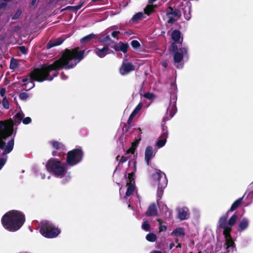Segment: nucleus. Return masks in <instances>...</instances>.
<instances>
[{
	"label": "nucleus",
	"instance_id": "f257e3e1",
	"mask_svg": "<svg viewBox=\"0 0 253 253\" xmlns=\"http://www.w3.org/2000/svg\"><path fill=\"white\" fill-rule=\"evenodd\" d=\"M84 50H79V48L73 49H66L62 57L55 61L53 64L36 69L32 71L29 77H26L22 80L25 90H29L35 86L34 81L39 82L44 80L51 81L57 76L56 70L62 67L66 69L72 68L77 65L83 58Z\"/></svg>",
	"mask_w": 253,
	"mask_h": 253
},
{
	"label": "nucleus",
	"instance_id": "052dcab7",
	"mask_svg": "<svg viewBox=\"0 0 253 253\" xmlns=\"http://www.w3.org/2000/svg\"><path fill=\"white\" fill-rule=\"evenodd\" d=\"M181 244L178 243V245L176 246V248H181Z\"/></svg>",
	"mask_w": 253,
	"mask_h": 253
},
{
	"label": "nucleus",
	"instance_id": "7ed1b4c3",
	"mask_svg": "<svg viewBox=\"0 0 253 253\" xmlns=\"http://www.w3.org/2000/svg\"><path fill=\"white\" fill-rule=\"evenodd\" d=\"M25 220V216L22 212L18 211H11L3 215L1 223L6 230L15 232L22 226Z\"/></svg>",
	"mask_w": 253,
	"mask_h": 253
},
{
	"label": "nucleus",
	"instance_id": "8fccbe9b",
	"mask_svg": "<svg viewBox=\"0 0 253 253\" xmlns=\"http://www.w3.org/2000/svg\"><path fill=\"white\" fill-rule=\"evenodd\" d=\"M20 50L21 51L24 53V54H26V48L24 46H21L20 47Z\"/></svg>",
	"mask_w": 253,
	"mask_h": 253
},
{
	"label": "nucleus",
	"instance_id": "c03bdc74",
	"mask_svg": "<svg viewBox=\"0 0 253 253\" xmlns=\"http://www.w3.org/2000/svg\"><path fill=\"white\" fill-rule=\"evenodd\" d=\"M21 14V10H18L16 13H15V14L14 15V16H13L12 17V19H16L17 18H19V17L20 16Z\"/></svg>",
	"mask_w": 253,
	"mask_h": 253
},
{
	"label": "nucleus",
	"instance_id": "69168bd1",
	"mask_svg": "<svg viewBox=\"0 0 253 253\" xmlns=\"http://www.w3.org/2000/svg\"><path fill=\"white\" fill-rule=\"evenodd\" d=\"M165 1H167V0H165Z\"/></svg>",
	"mask_w": 253,
	"mask_h": 253
},
{
	"label": "nucleus",
	"instance_id": "423d86ee",
	"mask_svg": "<svg viewBox=\"0 0 253 253\" xmlns=\"http://www.w3.org/2000/svg\"><path fill=\"white\" fill-rule=\"evenodd\" d=\"M60 229L49 221H44L41 223L40 233L46 238H55L60 234Z\"/></svg>",
	"mask_w": 253,
	"mask_h": 253
},
{
	"label": "nucleus",
	"instance_id": "a19ab883",
	"mask_svg": "<svg viewBox=\"0 0 253 253\" xmlns=\"http://www.w3.org/2000/svg\"><path fill=\"white\" fill-rule=\"evenodd\" d=\"M143 96L145 98L150 100L153 99L154 98V95L152 93L147 92L144 94Z\"/></svg>",
	"mask_w": 253,
	"mask_h": 253
},
{
	"label": "nucleus",
	"instance_id": "3c124183",
	"mask_svg": "<svg viewBox=\"0 0 253 253\" xmlns=\"http://www.w3.org/2000/svg\"><path fill=\"white\" fill-rule=\"evenodd\" d=\"M6 6L5 2H2L0 3V9L5 7Z\"/></svg>",
	"mask_w": 253,
	"mask_h": 253
},
{
	"label": "nucleus",
	"instance_id": "0e129e2a",
	"mask_svg": "<svg viewBox=\"0 0 253 253\" xmlns=\"http://www.w3.org/2000/svg\"><path fill=\"white\" fill-rule=\"evenodd\" d=\"M175 242H178V239H175Z\"/></svg>",
	"mask_w": 253,
	"mask_h": 253
},
{
	"label": "nucleus",
	"instance_id": "ddd939ff",
	"mask_svg": "<svg viewBox=\"0 0 253 253\" xmlns=\"http://www.w3.org/2000/svg\"><path fill=\"white\" fill-rule=\"evenodd\" d=\"M134 70V66L129 62H123L120 69L121 75H126Z\"/></svg>",
	"mask_w": 253,
	"mask_h": 253
},
{
	"label": "nucleus",
	"instance_id": "5fc2aeb1",
	"mask_svg": "<svg viewBox=\"0 0 253 253\" xmlns=\"http://www.w3.org/2000/svg\"><path fill=\"white\" fill-rule=\"evenodd\" d=\"M40 175L42 179H44L45 178V175L44 173H42V172L40 173Z\"/></svg>",
	"mask_w": 253,
	"mask_h": 253
},
{
	"label": "nucleus",
	"instance_id": "dca6fc26",
	"mask_svg": "<svg viewBox=\"0 0 253 253\" xmlns=\"http://www.w3.org/2000/svg\"><path fill=\"white\" fill-rule=\"evenodd\" d=\"M155 155L153 147L151 146H148L145 151V161L147 166L149 165L150 160L155 156Z\"/></svg>",
	"mask_w": 253,
	"mask_h": 253
},
{
	"label": "nucleus",
	"instance_id": "4c0bfd02",
	"mask_svg": "<svg viewBox=\"0 0 253 253\" xmlns=\"http://www.w3.org/2000/svg\"><path fill=\"white\" fill-rule=\"evenodd\" d=\"M131 44L132 46V47L134 48V49H137L138 48L139 46H140V43L139 42L136 41V40H133L132 42H131Z\"/></svg>",
	"mask_w": 253,
	"mask_h": 253
},
{
	"label": "nucleus",
	"instance_id": "9b49d317",
	"mask_svg": "<svg viewBox=\"0 0 253 253\" xmlns=\"http://www.w3.org/2000/svg\"><path fill=\"white\" fill-rule=\"evenodd\" d=\"M161 14L163 15L164 19V15L166 14V15L167 16L168 18L167 22L171 24L174 22V21H175L174 18L177 15V12L175 11L171 7H169V8H168L166 12L163 11Z\"/></svg>",
	"mask_w": 253,
	"mask_h": 253
},
{
	"label": "nucleus",
	"instance_id": "2eb2a0df",
	"mask_svg": "<svg viewBox=\"0 0 253 253\" xmlns=\"http://www.w3.org/2000/svg\"><path fill=\"white\" fill-rule=\"evenodd\" d=\"M108 50L109 48L108 45H105L103 47H100L99 45H97L94 49L95 53L100 58H103L108 54Z\"/></svg>",
	"mask_w": 253,
	"mask_h": 253
},
{
	"label": "nucleus",
	"instance_id": "5701e85b",
	"mask_svg": "<svg viewBox=\"0 0 253 253\" xmlns=\"http://www.w3.org/2000/svg\"><path fill=\"white\" fill-rule=\"evenodd\" d=\"M50 144L54 148L59 151H62L65 149V146L62 143L57 141H51L50 142Z\"/></svg>",
	"mask_w": 253,
	"mask_h": 253
},
{
	"label": "nucleus",
	"instance_id": "79ce46f5",
	"mask_svg": "<svg viewBox=\"0 0 253 253\" xmlns=\"http://www.w3.org/2000/svg\"><path fill=\"white\" fill-rule=\"evenodd\" d=\"M32 121L31 118L27 117L24 119H23L22 122L25 125H27L30 124Z\"/></svg>",
	"mask_w": 253,
	"mask_h": 253
},
{
	"label": "nucleus",
	"instance_id": "e2e57ef3",
	"mask_svg": "<svg viewBox=\"0 0 253 253\" xmlns=\"http://www.w3.org/2000/svg\"><path fill=\"white\" fill-rule=\"evenodd\" d=\"M36 0H32V4L33 5L36 2Z\"/></svg>",
	"mask_w": 253,
	"mask_h": 253
},
{
	"label": "nucleus",
	"instance_id": "bf43d9fd",
	"mask_svg": "<svg viewBox=\"0 0 253 253\" xmlns=\"http://www.w3.org/2000/svg\"><path fill=\"white\" fill-rule=\"evenodd\" d=\"M150 253H162L160 251H153V252H151Z\"/></svg>",
	"mask_w": 253,
	"mask_h": 253
},
{
	"label": "nucleus",
	"instance_id": "c9c22d12",
	"mask_svg": "<svg viewBox=\"0 0 253 253\" xmlns=\"http://www.w3.org/2000/svg\"><path fill=\"white\" fill-rule=\"evenodd\" d=\"M142 228L146 231H149L150 230V225L147 221H145L143 222Z\"/></svg>",
	"mask_w": 253,
	"mask_h": 253
},
{
	"label": "nucleus",
	"instance_id": "4be33fe9",
	"mask_svg": "<svg viewBox=\"0 0 253 253\" xmlns=\"http://www.w3.org/2000/svg\"><path fill=\"white\" fill-rule=\"evenodd\" d=\"M185 235L184 230L183 228L178 227L173 230L170 233L172 236L183 237Z\"/></svg>",
	"mask_w": 253,
	"mask_h": 253
},
{
	"label": "nucleus",
	"instance_id": "a878e982",
	"mask_svg": "<svg viewBox=\"0 0 253 253\" xmlns=\"http://www.w3.org/2000/svg\"><path fill=\"white\" fill-rule=\"evenodd\" d=\"M171 38L175 42H180V33L178 30H174L171 34Z\"/></svg>",
	"mask_w": 253,
	"mask_h": 253
},
{
	"label": "nucleus",
	"instance_id": "ea45409f",
	"mask_svg": "<svg viewBox=\"0 0 253 253\" xmlns=\"http://www.w3.org/2000/svg\"><path fill=\"white\" fill-rule=\"evenodd\" d=\"M165 187H158L157 196L159 198H161L163 194V190Z\"/></svg>",
	"mask_w": 253,
	"mask_h": 253
},
{
	"label": "nucleus",
	"instance_id": "6e6d98bb",
	"mask_svg": "<svg viewBox=\"0 0 253 253\" xmlns=\"http://www.w3.org/2000/svg\"><path fill=\"white\" fill-rule=\"evenodd\" d=\"M157 0H148V3L149 4H152L153 2H154L155 1H156Z\"/></svg>",
	"mask_w": 253,
	"mask_h": 253
},
{
	"label": "nucleus",
	"instance_id": "412c9836",
	"mask_svg": "<svg viewBox=\"0 0 253 253\" xmlns=\"http://www.w3.org/2000/svg\"><path fill=\"white\" fill-rule=\"evenodd\" d=\"M142 107V103L140 102L132 111L128 120V123L130 124L131 122L134 117L140 111Z\"/></svg>",
	"mask_w": 253,
	"mask_h": 253
},
{
	"label": "nucleus",
	"instance_id": "4d7b16f0",
	"mask_svg": "<svg viewBox=\"0 0 253 253\" xmlns=\"http://www.w3.org/2000/svg\"><path fill=\"white\" fill-rule=\"evenodd\" d=\"M52 155L53 156H57V152L56 151H53L52 152Z\"/></svg>",
	"mask_w": 253,
	"mask_h": 253
},
{
	"label": "nucleus",
	"instance_id": "7c9ffc66",
	"mask_svg": "<svg viewBox=\"0 0 253 253\" xmlns=\"http://www.w3.org/2000/svg\"><path fill=\"white\" fill-rule=\"evenodd\" d=\"M128 45L126 44L120 42L117 45V47L118 49L123 52L124 53H126L127 51L128 48Z\"/></svg>",
	"mask_w": 253,
	"mask_h": 253
},
{
	"label": "nucleus",
	"instance_id": "39448f33",
	"mask_svg": "<svg viewBox=\"0 0 253 253\" xmlns=\"http://www.w3.org/2000/svg\"><path fill=\"white\" fill-rule=\"evenodd\" d=\"M46 168L49 172L59 178L62 184H66L71 178L70 172L67 170L66 165L57 159H49L46 164Z\"/></svg>",
	"mask_w": 253,
	"mask_h": 253
},
{
	"label": "nucleus",
	"instance_id": "f8f14e48",
	"mask_svg": "<svg viewBox=\"0 0 253 253\" xmlns=\"http://www.w3.org/2000/svg\"><path fill=\"white\" fill-rule=\"evenodd\" d=\"M140 140V138H139L138 140H136V142H134L132 143V147L130 148L126 152V154L125 156H123L121 157V160H120V162L122 163L126 162L128 159L130 158L129 155H134L135 147L139 143V141Z\"/></svg>",
	"mask_w": 253,
	"mask_h": 253
},
{
	"label": "nucleus",
	"instance_id": "49530a36",
	"mask_svg": "<svg viewBox=\"0 0 253 253\" xmlns=\"http://www.w3.org/2000/svg\"><path fill=\"white\" fill-rule=\"evenodd\" d=\"M5 92H6L5 88H2L0 89V94L1 97H5L4 95H5Z\"/></svg>",
	"mask_w": 253,
	"mask_h": 253
},
{
	"label": "nucleus",
	"instance_id": "1a4fd4ad",
	"mask_svg": "<svg viewBox=\"0 0 253 253\" xmlns=\"http://www.w3.org/2000/svg\"><path fill=\"white\" fill-rule=\"evenodd\" d=\"M187 48L186 47L180 48L179 50L174 52L173 54V60L175 66L181 69L183 67V56L187 54Z\"/></svg>",
	"mask_w": 253,
	"mask_h": 253
},
{
	"label": "nucleus",
	"instance_id": "473e14b6",
	"mask_svg": "<svg viewBox=\"0 0 253 253\" xmlns=\"http://www.w3.org/2000/svg\"><path fill=\"white\" fill-rule=\"evenodd\" d=\"M146 238L148 241L155 242L156 240L157 237L154 234L149 233L146 236Z\"/></svg>",
	"mask_w": 253,
	"mask_h": 253
},
{
	"label": "nucleus",
	"instance_id": "aec40b11",
	"mask_svg": "<svg viewBox=\"0 0 253 253\" xmlns=\"http://www.w3.org/2000/svg\"><path fill=\"white\" fill-rule=\"evenodd\" d=\"M176 111L177 109L176 107V103L174 101L173 102L170 103L167 110V115H169V117H166V118H165V119L169 120L170 118H171L175 114Z\"/></svg>",
	"mask_w": 253,
	"mask_h": 253
},
{
	"label": "nucleus",
	"instance_id": "6ab92c4d",
	"mask_svg": "<svg viewBox=\"0 0 253 253\" xmlns=\"http://www.w3.org/2000/svg\"><path fill=\"white\" fill-rule=\"evenodd\" d=\"M191 6L192 4L191 2L186 1L185 6L183 9L184 17L187 20H189L191 18Z\"/></svg>",
	"mask_w": 253,
	"mask_h": 253
},
{
	"label": "nucleus",
	"instance_id": "6e6552de",
	"mask_svg": "<svg viewBox=\"0 0 253 253\" xmlns=\"http://www.w3.org/2000/svg\"><path fill=\"white\" fill-rule=\"evenodd\" d=\"M151 180L154 185L159 187H166L168 179L165 173L160 170H156L151 177Z\"/></svg>",
	"mask_w": 253,
	"mask_h": 253
},
{
	"label": "nucleus",
	"instance_id": "bb28decb",
	"mask_svg": "<svg viewBox=\"0 0 253 253\" xmlns=\"http://www.w3.org/2000/svg\"><path fill=\"white\" fill-rule=\"evenodd\" d=\"M242 199H243L242 198H239L238 200H237L236 201H235L233 203V204L232 205L230 210L228 211L227 212H230V211H233L235 210H236L241 204Z\"/></svg>",
	"mask_w": 253,
	"mask_h": 253
},
{
	"label": "nucleus",
	"instance_id": "a18cd8bd",
	"mask_svg": "<svg viewBox=\"0 0 253 253\" xmlns=\"http://www.w3.org/2000/svg\"><path fill=\"white\" fill-rule=\"evenodd\" d=\"M109 41H111V39H110V38L109 36H107L105 37H104V38H103L102 39H101L100 40V41L101 42H108Z\"/></svg>",
	"mask_w": 253,
	"mask_h": 253
},
{
	"label": "nucleus",
	"instance_id": "13d9d810",
	"mask_svg": "<svg viewBox=\"0 0 253 253\" xmlns=\"http://www.w3.org/2000/svg\"><path fill=\"white\" fill-rule=\"evenodd\" d=\"M162 65L165 68L167 67V63L166 62H163Z\"/></svg>",
	"mask_w": 253,
	"mask_h": 253
},
{
	"label": "nucleus",
	"instance_id": "58836bf2",
	"mask_svg": "<svg viewBox=\"0 0 253 253\" xmlns=\"http://www.w3.org/2000/svg\"><path fill=\"white\" fill-rule=\"evenodd\" d=\"M29 97V95L25 92H21L19 94V98L22 100H25Z\"/></svg>",
	"mask_w": 253,
	"mask_h": 253
},
{
	"label": "nucleus",
	"instance_id": "72a5a7b5",
	"mask_svg": "<svg viewBox=\"0 0 253 253\" xmlns=\"http://www.w3.org/2000/svg\"><path fill=\"white\" fill-rule=\"evenodd\" d=\"M143 13L142 12H138L135 14L132 17V20L133 21H135L137 20H139L143 18Z\"/></svg>",
	"mask_w": 253,
	"mask_h": 253
},
{
	"label": "nucleus",
	"instance_id": "f3484780",
	"mask_svg": "<svg viewBox=\"0 0 253 253\" xmlns=\"http://www.w3.org/2000/svg\"><path fill=\"white\" fill-rule=\"evenodd\" d=\"M164 132L161 134L160 139L156 142V145L159 148H162L164 146L167 142L168 135L167 130L165 131L164 126H163Z\"/></svg>",
	"mask_w": 253,
	"mask_h": 253
},
{
	"label": "nucleus",
	"instance_id": "9d476101",
	"mask_svg": "<svg viewBox=\"0 0 253 253\" xmlns=\"http://www.w3.org/2000/svg\"><path fill=\"white\" fill-rule=\"evenodd\" d=\"M128 178L129 181L127 182V188L126 193V197L132 195L135 191L134 181L133 175L132 173H128Z\"/></svg>",
	"mask_w": 253,
	"mask_h": 253
},
{
	"label": "nucleus",
	"instance_id": "c85d7f7f",
	"mask_svg": "<svg viewBox=\"0 0 253 253\" xmlns=\"http://www.w3.org/2000/svg\"><path fill=\"white\" fill-rule=\"evenodd\" d=\"M95 35H94V34H90L88 35H87L83 37L82 39H81L80 41L81 43H84L90 41L91 40L95 38Z\"/></svg>",
	"mask_w": 253,
	"mask_h": 253
},
{
	"label": "nucleus",
	"instance_id": "603ef678",
	"mask_svg": "<svg viewBox=\"0 0 253 253\" xmlns=\"http://www.w3.org/2000/svg\"><path fill=\"white\" fill-rule=\"evenodd\" d=\"M171 47L173 50H175L177 49V46L175 44V43H173L171 46Z\"/></svg>",
	"mask_w": 253,
	"mask_h": 253
},
{
	"label": "nucleus",
	"instance_id": "2f4dec72",
	"mask_svg": "<svg viewBox=\"0 0 253 253\" xmlns=\"http://www.w3.org/2000/svg\"><path fill=\"white\" fill-rule=\"evenodd\" d=\"M83 5V2H82V3L78 5L67 6L66 8V9H68V10H71L73 11H76L78 10L79 9H80L82 7Z\"/></svg>",
	"mask_w": 253,
	"mask_h": 253
},
{
	"label": "nucleus",
	"instance_id": "37998d69",
	"mask_svg": "<svg viewBox=\"0 0 253 253\" xmlns=\"http://www.w3.org/2000/svg\"><path fill=\"white\" fill-rule=\"evenodd\" d=\"M17 67V64L15 61L11 60L10 68L11 69H15Z\"/></svg>",
	"mask_w": 253,
	"mask_h": 253
},
{
	"label": "nucleus",
	"instance_id": "393cba45",
	"mask_svg": "<svg viewBox=\"0 0 253 253\" xmlns=\"http://www.w3.org/2000/svg\"><path fill=\"white\" fill-rule=\"evenodd\" d=\"M157 214V209L156 205L153 204H151L148 209L146 214L150 216H154Z\"/></svg>",
	"mask_w": 253,
	"mask_h": 253
},
{
	"label": "nucleus",
	"instance_id": "864d4df0",
	"mask_svg": "<svg viewBox=\"0 0 253 253\" xmlns=\"http://www.w3.org/2000/svg\"><path fill=\"white\" fill-rule=\"evenodd\" d=\"M174 246V244L173 243H171L170 244L169 246V249H171Z\"/></svg>",
	"mask_w": 253,
	"mask_h": 253
},
{
	"label": "nucleus",
	"instance_id": "b1692460",
	"mask_svg": "<svg viewBox=\"0 0 253 253\" xmlns=\"http://www.w3.org/2000/svg\"><path fill=\"white\" fill-rule=\"evenodd\" d=\"M24 115L22 112H19L14 116L13 118V121L15 125H19L22 121Z\"/></svg>",
	"mask_w": 253,
	"mask_h": 253
},
{
	"label": "nucleus",
	"instance_id": "de8ad7c7",
	"mask_svg": "<svg viewBox=\"0 0 253 253\" xmlns=\"http://www.w3.org/2000/svg\"><path fill=\"white\" fill-rule=\"evenodd\" d=\"M120 32L119 31H114L112 33V36L114 38H118V36Z\"/></svg>",
	"mask_w": 253,
	"mask_h": 253
},
{
	"label": "nucleus",
	"instance_id": "09e8293b",
	"mask_svg": "<svg viewBox=\"0 0 253 253\" xmlns=\"http://www.w3.org/2000/svg\"><path fill=\"white\" fill-rule=\"evenodd\" d=\"M5 37V34L1 31V29L0 28V40H2Z\"/></svg>",
	"mask_w": 253,
	"mask_h": 253
},
{
	"label": "nucleus",
	"instance_id": "c756f323",
	"mask_svg": "<svg viewBox=\"0 0 253 253\" xmlns=\"http://www.w3.org/2000/svg\"><path fill=\"white\" fill-rule=\"evenodd\" d=\"M63 41L62 40H57L56 41L50 42L47 44V47L50 48L55 46L60 45L62 43Z\"/></svg>",
	"mask_w": 253,
	"mask_h": 253
},
{
	"label": "nucleus",
	"instance_id": "f704fd0d",
	"mask_svg": "<svg viewBox=\"0 0 253 253\" xmlns=\"http://www.w3.org/2000/svg\"><path fill=\"white\" fill-rule=\"evenodd\" d=\"M157 221L159 224V232L165 231L167 230V226L164 225H162V221L160 219H157Z\"/></svg>",
	"mask_w": 253,
	"mask_h": 253
},
{
	"label": "nucleus",
	"instance_id": "4468645a",
	"mask_svg": "<svg viewBox=\"0 0 253 253\" xmlns=\"http://www.w3.org/2000/svg\"><path fill=\"white\" fill-rule=\"evenodd\" d=\"M190 216L189 210L188 208L183 207L177 210V216L180 220L188 219Z\"/></svg>",
	"mask_w": 253,
	"mask_h": 253
},
{
	"label": "nucleus",
	"instance_id": "e433bc0d",
	"mask_svg": "<svg viewBox=\"0 0 253 253\" xmlns=\"http://www.w3.org/2000/svg\"><path fill=\"white\" fill-rule=\"evenodd\" d=\"M3 107L7 109L9 108V103L6 97H3L2 101Z\"/></svg>",
	"mask_w": 253,
	"mask_h": 253
},
{
	"label": "nucleus",
	"instance_id": "a211bd4d",
	"mask_svg": "<svg viewBox=\"0 0 253 253\" xmlns=\"http://www.w3.org/2000/svg\"><path fill=\"white\" fill-rule=\"evenodd\" d=\"M250 221L249 219L246 217L242 218L238 223V230L240 232H243V231L248 229L249 226Z\"/></svg>",
	"mask_w": 253,
	"mask_h": 253
},
{
	"label": "nucleus",
	"instance_id": "680f3d73",
	"mask_svg": "<svg viewBox=\"0 0 253 253\" xmlns=\"http://www.w3.org/2000/svg\"><path fill=\"white\" fill-rule=\"evenodd\" d=\"M137 129L141 133V129L139 127Z\"/></svg>",
	"mask_w": 253,
	"mask_h": 253
},
{
	"label": "nucleus",
	"instance_id": "f03ea898",
	"mask_svg": "<svg viewBox=\"0 0 253 253\" xmlns=\"http://www.w3.org/2000/svg\"><path fill=\"white\" fill-rule=\"evenodd\" d=\"M13 131V126L9 124L0 122V148L3 149V156L0 158V169L5 165L7 157L6 155L10 153L13 149L14 146V139L10 140L5 147V140L7 137L10 136Z\"/></svg>",
	"mask_w": 253,
	"mask_h": 253
},
{
	"label": "nucleus",
	"instance_id": "cd10ccee",
	"mask_svg": "<svg viewBox=\"0 0 253 253\" xmlns=\"http://www.w3.org/2000/svg\"><path fill=\"white\" fill-rule=\"evenodd\" d=\"M156 5H154L152 4H149L146 6L144 9L145 13L148 15H150L154 10V8Z\"/></svg>",
	"mask_w": 253,
	"mask_h": 253
},
{
	"label": "nucleus",
	"instance_id": "0eeeda50",
	"mask_svg": "<svg viewBox=\"0 0 253 253\" xmlns=\"http://www.w3.org/2000/svg\"><path fill=\"white\" fill-rule=\"evenodd\" d=\"M84 153L81 148L74 149L67 153L66 162L70 166H74L81 162Z\"/></svg>",
	"mask_w": 253,
	"mask_h": 253
},
{
	"label": "nucleus",
	"instance_id": "20e7f679",
	"mask_svg": "<svg viewBox=\"0 0 253 253\" xmlns=\"http://www.w3.org/2000/svg\"><path fill=\"white\" fill-rule=\"evenodd\" d=\"M227 217L228 212L220 218L218 224L219 227L224 229L223 235L225 239V246L227 251L233 252L235 250L236 247L230 233L232 230L231 226L235 224L237 220V215L236 214H233L228 222L227 221Z\"/></svg>",
	"mask_w": 253,
	"mask_h": 253
}]
</instances>
